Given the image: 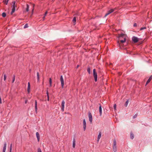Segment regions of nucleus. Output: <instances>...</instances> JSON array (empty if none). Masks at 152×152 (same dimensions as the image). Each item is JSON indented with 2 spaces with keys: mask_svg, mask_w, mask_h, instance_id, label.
Segmentation results:
<instances>
[{
  "mask_svg": "<svg viewBox=\"0 0 152 152\" xmlns=\"http://www.w3.org/2000/svg\"><path fill=\"white\" fill-rule=\"evenodd\" d=\"M93 75L94 77L95 82H96L97 80V72H96V70L95 69H94L93 70Z\"/></svg>",
  "mask_w": 152,
  "mask_h": 152,
  "instance_id": "f257e3e1",
  "label": "nucleus"
},
{
  "mask_svg": "<svg viewBox=\"0 0 152 152\" xmlns=\"http://www.w3.org/2000/svg\"><path fill=\"white\" fill-rule=\"evenodd\" d=\"M140 39L137 38L135 36H133L132 38V39L133 42L134 43H136L139 41Z\"/></svg>",
  "mask_w": 152,
  "mask_h": 152,
  "instance_id": "f03ea898",
  "label": "nucleus"
},
{
  "mask_svg": "<svg viewBox=\"0 0 152 152\" xmlns=\"http://www.w3.org/2000/svg\"><path fill=\"white\" fill-rule=\"evenodd\" d=\"M115 9H116V8H115L114 9H111L110 10H109L108 11L107 13L105 14V17H106V16H107L108 15H109L111 13L113 12L115 10Z\"/></svg>",
  "mask_w": 152,
  "mask_h": 152,
  "instance_id": "7ed1b4c3",
  "label": "nucleus"
},
{
  "mask_svg": "<svg viewBox=\"0 0 152 152\" xmlns=\"http://www.w3.org/2000/svg\"><path fill=\"white\" fill-rule=\"evenodd\" d=\"M60 81L61 82V87L62 88H64V79L63 78V77L62 75H61L60 76Z\"/></svg>",
  "mask_w": 152,
  "mask_h": 152,
  "instance_id": "20e7f679",
  "label": "nucleus"
},
{
  "mask_svg": "<svg viewBox=\"0 0 152 152\" xmlns=\"http://www.w3.org/2000/svg\"><path fill=\"white\" fill-rule=\"evenodd\" d=\"M88 116L89 118V121L90 123L91 124L92 121V117L91 113L90 112L88 113Z\"/></svg>",
  "mask_w": 152,
  "mask_h": 152,
  "instance_id": "39448f33",
  "label": "nucleus"
},
{
  "mask_svg": "<svg viewBox=\"0 0 152 152\" xmlns=\"http://www.w3.org/2000/svg\"><path fill=\"white\" fill-rule=\"evenodd\" d=\"M113 151L114 152H115L117 151L116 148V143L115 140H114L113 141Z\"/></svg>",
  "mask_w": 152,
  "mask_h": 152,
  "instance_id": "423d86ee",
  "label": "nucleus"
},
{
  "mask_svg": "<svg viewBox=\"0 0 152 152\" xmlns=\"http://www.w3.org/2000/svg\"><path fill=\"white\" fill-rule=\"evenodd\" d=\"M125 35L123 33H121V34H118V38H119V40H120V39H122V38H125Z\"/></svg>",
  "mask_w": 152,
  "mask_h": 152,
  "instance_id": "0eeeda50",
  "label": "nucleus"
},
{
  "mask_svg": "<svg viewBox=\"0 0 152 152\" xmlns=\"http://www.w3.org/2000/svg\"><path fill=\"white\" fill-rule=\"evenodd\" d=\"M64 104H65V102L64 100H62L61 102V110L63 112L64 110Z\"/></svg>",
  "mask_w": 152,
  "mask_h": 152,
  "instance_id": "6e6552de",
  "label": "nucleus"
},
{
  "mask_svg": "<svg viewBox=\"0 0 152 152\" xmlns=\"http://www.w3.org/2000/svg\"><path fill=\"white\" fill-rule=\"evenodd\" d=\"M86 123L85 119H84L83 120V130L85 131L86 130Z\"/></svg>",
  "mask_w": 152,
  "mask_h": 152,
  "instance_id": "1a4fd4ad",
  "label": "nucleus"
},
{
  "mask_svg": "<svg viewBox=\"0 0 152 152\" xmlns=\"http://www.w3.org/2000/svg\"><path fill=\"white\" fill-rule=\"evenodd\" d=\"M6 146L7 143L6 142H5L4 145V147L3 149L2 152H5Z\"/></svg>",
  "mask_w": 152,
  "mask_h": 152,
  "instance_id": "9d476101",
  "label": "nucleus"
},
{
  "mask_svg": "<svg viewBox=\"0 0 152 152\" xmlns=\"http://www.w3.org/2000/svg\"><path fill=\"white\" fill-rule=\"evenodd\" d=\"M152 79V75H151L150 76V77H149L148 79V80L147 81L146 83L145 84V86H146L151 81V80Z\"/></svg>",
  "mask_w": 152,
  "mask_h": 152,
  "instance_id": "9b49d317",
  "label": "nucleus"
},
{
  "mask_svg": "<svg viewBox=\"0 0 152 152\" xmlns=\"http://www.w3.org/2000/svg\"><path fill=\"white\" fill-rule=\"evenodd\" d=\"M35 112L36 113H37V100H35Z\"/></svg>",
  "mask_w": 152,
  "mask_h": 152,
  "instance_id": "f8f14e48",
  "label": "nucleus"
},
{
  "mask_svg": "<svg viewBox=\"0 0 152 152\" xmlns=\"http://www.w3.org/2000/svg\"><path fill=\"white\" fill-rule=\"evenodd\" d=\"M36 135L37 137V139L38 142L39 141V139H40V136L39 133L38 132H37L36 133Z\"/></svg>",
  "mask_w": 152,
  "mask_h": 152,
  "instance_id": "ddd939ff",
  "label": "nucleus"
},
{
  "mask_svg": "<svg viewBox=\"0 0 152 152\" xmlns=\"http://www.w3.org/2000/svg\"><path fill=\"white\" fill-rule=\"evenodd\" d=\"M30 85L29 82L28 83V86L27 88V91L28 93L30 92Z\"/></svg>",
  "mask_w": 152,
  "mask_h": 152,
  "instance_id": "4468645a",
  "label": "nucleus"
},
{
  "mask_svg": "<svg viewBox=\"0 0 152 152\" xmlns=\"http://www.w3.org/2000/svg\"><path fill=\"white\" fill-rule=\"evenodd\" d=\"M75 138H73V140L72 147L75 148Z\"/></svg>",
  "mask_w": 152,
  "mask_h": 152,
  "instance_id": "2eb2a0df",
  "label": "nucleus"
},
{
  "mask_svg": "<svg viewBox=\"0 0 152 152\" xmlns=\"http://www.w3.org/2000/svg\"><path fill=\"white\" fill-rule=\"evenodd\" d=\"M100 106L99 107V111L100 113V115L101 116L102 114V108L100 104H99Z\"/></svg>",
  "mask_w": 152,
  "mask_h": 152,
  "instance_id": "dca6fc26",
  "label": "nucleus"
},
{
  "mask_svg": "<svg viewBox=\"0 0 152 152\" xmlns=\"http://www.w3.org/2000/svg\"><path fill=\"white\" fill-rule=\"evenodd\" d=\"M130 137L131 139H133L134 138V134L132 132L130 133Z\"/></svg>",
  "mask_w": 152,
  "mask_h": 152,
  "instance_id": "f3484780",
  "label": "nucleus"
},
{
  "mask_svg": "<svg viewBox=\"0 0 152 152\" xmlns=\"http://www.w3.org/2000/svg\"><path fill=\"white\" fill-rule=\"evenodd\" d=\"M102 134V133L101 132H100L99 133V135L98 136L97 139L98 140H99L100 138H101V136Z\"/></svg>",
  "mask_w": 152,
  "mask_h": 152,
  "instance_id": "a211bd4d",
  "label": "nucleus"
},
{
  "mask_svg": "<svg viewBox=\"0 0 152 152\" xmlns=\"http://www.w3.org/2000/svg\"><path fill=\"white\" fill-rule=\"evenodd\" d=\"M15 8L13 7L12 9V11L10 13L11 15H12L13 13L15 12Z\"/></svg>",
  "mask_w": 152,
  "mask_h": 152,
  "instance_id": "6ab92c4d",
  "label": "nucleus"
},
{
  "mask_svg": "<svg viewBox=\"0 0 152 152\" xmlns=\"http://www.w3.org/2000/svg\"><path fill=\"white\" fill-rule=\"evenodd\" d=\"M9 0H3V2L4 4H6V5H7Z\"/></svg>",
  "mask_w": 152,
  "mask_h": 152,
  "instance_id": "aec40b11",
  "label": "nucleus"
},
{
  "mask_svg": "<svg viewBox=\"0 0 152 152\" xmlns=\"http://www.w3.org/2000/svg\"><path fill=\"white\" fill-rule=\"evenodd\" d=\"M29 5L27 4H26V11L27 12H28L29 11Z\"/></svg>",
  "mask_w": 152,
  "mask_h": 152,
  "instance_id": "412c9836",
  "label": "nucleus"
},
{
  "mask_svg": "<svg viewBox=\"0 0 152 152\" xmlns=\"http://www.w3.org/2000/svg\"><path fill=\"white\" fill-rule=\"evenodd\" d=\"M120 41L121 43H124V42H125L126 41V38H124V40H120Z\"/></svg>",
  "mask_w": 152,
  "mask_h": 152,
  "instance_id": "4be33fe9",
  "label": "nucleus"
},
{
  "mask_svg": "<svg viewBox=\"0 0 152 152\" xmlns=\"http://www.w3.org/2000/svg\"><path fill=\"white\" fill-rule=\"evenodd\" d=\"M87 71L88 72V73L89 74H90L91 73V69L89 66L88 67L87 69Z\"/></svg>",
  "mask_w": 152,
  "mask_h": 152,
  "instance_id": "5701e85b",
  "label": "nucleus"
},
{
  "mask_svg": "<svg viewBox=\"0 0 152 152\" xmlns=\"http://www.w3.org/2000/svg\"><path fill=\"white\" fill-rule=\"evenodd\" d=\"M49 83H50V87L52 86V79L51 78H50L49 79Z\"/></svg>",
  "mask_w": 152,
  "mask_h": 152,
  "instance_id": "b1692460",
  "label": "nucleus"
},
{
  "mask_svg": "<svg viewBox=\"0 0 152 152\" xmlns=\"http://www.w3.org/2000/svg\"><path fill=\"white\" fill-rule=\"evenodd\" d=\"M15 78V75H14L12 77V83H13L14 82Z\"/></svg>",
  "mask_w": 152,
  "mask_h": 152,
  "instance_id": "393cba45",
  "label": "nucleus"
},
{
  "mask_svg": "<svg viewBox=\"0 0 152 152\" xmlns=\"http://www.w3.org/2000/svg\"><path fill=\"white\" fill-rule=\"evenodd\" d=\"M128 103H129V101H128V100H127L125 104H124V106L126 107L127 106V105L128 104Z\"/></svg>",
  "mask_w": 152,
  "mask_h": 152,
  "instance_id": "a878e982",
  "label": "nucleus"
},
{
  "mask_svg": "<svg viewBox=\"0 0 152 152\" xmlns=\"http://www.w3.org/2000/svg\"><path fill=\"white\" fill-rule=\"evenodd\" d=\"M2 15L3 17L4 18L6 16V13L4 12L2 13Z\"/></svg>",
  "mask_w": 152,
  "mask_h": 152,
  "instance_id": "bb28decb",
  "label": "nucleus"
},
{
  "mask_svg": "<svg viewBox=\"0 0 152 152\" xmlns=\"http://www.w3.org/2000/svg\"><path fill=\"white\" fill-rule=\"evenodd\" d=\"M37 79L38 81L39 80V74L38 72L37 73Z\"/></svg>",
  "mask_w": 152,
  "mask_h": 152,
  "instance_id": "cd10ccee",
  "label": "nucleus"
},
{
  "mask_svg": "<svg viewBox=\"0 0 152 152\" xmlns=\"http://www.w3.org/2000/svg\"><path fill=\"white\" fill-rule=\"evenodd\" d=\"M12 144H11L10 148V152H12Z\"/></svg>",
  "mask_w": 152,
  "mask_h": 152,
  "instance_id": "c85d7f7f",
  "label": "nucleus"
},
{
  "mask_svg": "<svg viewBox=\"0 0 152 152\" xmlns=\"http://www.w3.org/2000/svg\"><path fill=\"white\" fill-rule=\"evenodd\" d=\"M34 6H35V4H33V9H32V15L33 14V11L34 10Z\"/></svg>",
  "mask_w": 152,
  "mask_h": 152,
  "instance_id": "c756f323",
  "label": "nucleus"
},
{
  "mask_svg": "<svg viewBox=\"0 0 152 152\" xmlns=\"http://www.w3.org/2000/svg\"><path fill=\"white\" fill-rule=\"evenodd\" d=\"M76 17H74L72 20V21L73 22V23H75L76 22Z\"/></svg>",
  "mask_w": 152,
  "mask_h": 152,
  "instance_id": "7c9ffc66",
  "label": "nucleus"
},
{
  "mask_svg": "<svg viewBox=\"0 0 152 152\" xmlns=\"http://www.w3.org/2000/svg\"><path fill=\"white\" fill-rule=\"evenodd\" d=\"M28 24L27 23H26L24 25V28H28Z\"/></svg>",
  "mask_w": 152,
  "mask_h": 152,
  "instance_id": "2f4dec72",
  "label": "nucleus"
},
{
  "mask_svg": "<svg viewBox=\"0 0 152 152\" xmlns=\"http://www.w3.org/2000/svg\"><path fill=\"white\" fill-rule=\"evenodd\" d=\"M4 80L5 81L6 80V78H7V76L5 74H4Z\"/></svg>",
  "mask_w": 152,
  "mask_h": 152,
  "instance_id": "473e14b6",
  "label": "nucleus"
},
{
  "mask_svg": "<svg viewBox=\"0 0 152 152\" xmlns=\"http://www.w3.org/2000/svg\"><path fill=\"white\" fill-rule=\"evenodd\" d=\"M37 152H42L41 149L40 148H38L37 149Z\"/></svg>",
  "mask_w": 152,
  "mask_h": 152,
  "instance_id": "72a5a7b5",
  "label": "nucleus"
},
{
  "mask_svg": "<svg viewBox=\"0 0 152 152\" xmlns=\"http://www.w3.org/2000/svg\"><path fill=\"white\" fill-rule=\"evenodd\" d=\"M146 29V27H142V28H140V30H143V29Z\"/></svg>",
  "mask_w": 152,
  "mask_h": 152,
  "instance_id": "f704fd0d",
  "label": "nucleus"
},
{
  "mask_svg": "<svg viewBox=\"0 0 152 152\" xmlns=\"http://www.w3.org/2000/svg\"><path fill=\"white\" fill-rule=\"evenodd\" d=\"M116 105L115 104H114V105L113 106V107L115 110H116Z\"/></svg>",
  "mask_w": 152,
  "mask_h": 152,
  "instance_id": "c9c22d12",
  "label": "nucleus"
},
{
  "mask_svg": "<svg viewBox=\"0 0 152 152\" xmlns=\"http://www.w3.org/2000/svg\"><path fill=\"white\" fill-rule=\"evenodd\" d=\"M137 114H135L134 116H133V118H136L137 117Z\"/></svg>",
  "mask_w": 152,
  "mask_h": 152,
  "instance_id": "e433bc0d",
  "label": "nucleus"
},
{
  "mask_svg": "<svg viewBox=\"0 0 152 152\" xmlns=\"http://www.w3.org/2000/svg\"><path fill=\"white\" fill-rule=\"evenodd\" d=\"M46 94H47V96H49V93H48V90H47V91Z\"/></svg>",
  "mask_w": 152,
  "mask_h": 152,
  "instance_id": "4c0bfd02",
  "label": "nucleus"
},
{
  "mask_svg": "<svg viewBox=\"0 0 152 152\" xmlns=\"http://www.w3.org/2000/svg\"><path fill=\"white\" fill-rule=\"evenodd\" d=\"M15 3H16V2L15 1H13L12 2V3L13 4H14V5H15Z\"/></svg>",
  "mask_w": 152,
  "mask_h": 152,
  "instance_id": "58836bf2",
  "label": "nucleus"
},
{
  "mask_svg": "<svg viewBox=\"0 0 152 152\" xmlns=\"http://www.w3.org/2000/svg\"><path fill=\"white\" fill-rule=\"evenodd\" d=\"M47 13H48V12H47V11H46V12H45V14H44V15L45 16H46V15L47 14Z\"/></svg>",
  "mask_w": 152,
  "mask_h": 152,
  "instance_id": "ea45409f",
  "label": "nucleus"
},
{
  "mask_svg": "<svg viewBox=\"0 0 152 152\" xmlns=\"http://www.w3.org/2000/svg\"><path fill=\"white\" fill-rule=\"evenodd\" d=\"M12 8L14 7V8H15V7H16V6L15 5L13 4L12 5Z\"/></svg>",
  "mask_w": 152,
  "mask_h": 152,
  "instance_id": "a19ab883",
  "label": "nucleus"
},
{
  "mask_svg": "<svg viewBox=\"0 0 152 152\" xmlns=\"http://www.w3.org/2000/svg\"><path fill=\"white\" fill-rule=\"evenodd\" d=\"M133 26L134 27H136L137 26V24L136 23H134V25H133Z\"/></svg>",
  "mask_w": 152,
  "mask_h": 152,
  "instance_id": "79ce46f5",
  "label": "nucleus"
},
{
  "mask_svg": "<svg viewBox=\"0 0 152 152\" xmlns=\"http://www.w3.org/2000/svg\"><path fill=\"white\" fill-rule=\"evenodd\" d=\"M2 102H1V98H0V104H1Z\"/></svg>",
  "mask_w": 152,
  "mask_h": 152,
  "instance_id": "37998d69",
  "label": "nucleus"
},
{
  "mask_svg": "<svg viewBox=\"0 0 152 152\" xmlns=\"http://www.w3.org/2000/svg\"><path fill=\"white\" fill-rule=\"evenodd\" d=\"M28 100H26L25 101V104H26Z\"/></svg>",
  "mask_w": 152,
  "mask_h": 152,
  "instance_id": "c03bdc74",
  "label": "nucleus"
},
{
  "mask_svg": "<svg viewBox=\"0 0 152 152\" xmlns=\"http://www.w3.org/2000/svg\"><path fill=\"white\" fill-rule=\"evenodd\" d=\"M79 67V65H77V68H78Z\"/></svg>",
  "mask_w": 152,
  "mask_h": 152,
  "instance_id": "a18cd8bd",
  "label": "nucleus"
},
{
  "mask_svg": "<svg viewBox=\"0 0 152 152\" xmlns=\"http://www.w3.org/2000/svg\"><path fill=\"white\" fill-rule=\"evenodd\" d=\"M48 97V101H49V96H47Z\"/></svg>",
  "mask_w": 152,
  "mask_h": 152,
  "instance_id": "49530a36",
  "label": "nucleus"
},
{
  "mask_svg": "<svg viewBox=\"0 0 152 152\" xmlns=\"http://www.w3.org/2000/svg\"><path fill=\"white\" fill-rule=\"evenodd\" d=\"M118 43L120 45V44L119 41H118Z\"/></svg>",
  "mask_w": 152,
  "mask_h": 152,
  "instance_id": "de8ad7c7",
  "label": "nucleus"
},
{
  "mask_svg": "<svg viewBox=\"0 0 152 152\" xmlns=\"http://www.w3.org/2000/svg\"><path fill=\"white\" fill-rule=\"evenodd\" d=\"M45 16L44 15V17H43V19H44V18H45Z\"/></svg>",
  "mask_w": 152,
  "mask_h": 152,
  "instance_id": "09e8293b",
  "label": "nucleus"
}]
</instances>
